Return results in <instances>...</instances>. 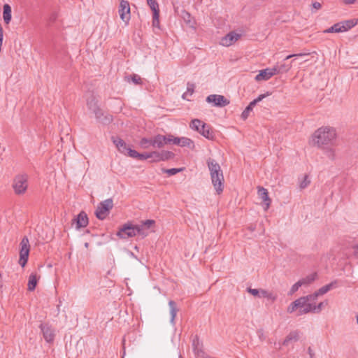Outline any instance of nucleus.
<instances>
[{
    "mask_svg": "<svg viewBox=\"0 0 358 358\" xmlns=\"http://www.w3.org/2000/svg\"><path fill=\"white\" fill-rule=\"evenodd\" d=\"M122 358H124V357H122Z\"/></svg>",
    "mask_w": 358,
    "mask_h": 358,
    "instance_id": "69168bd1",
    "label": "nucleus"
},
{
    "mask_svg": "<svg viewBox=\"0 0 358 358\" xmlns=\"http://www.w3.org/2000/svg\"><path fill=\"white\" fill-rule=\"evenodd\" d=\"M89 245H90L89 243H85V248H87L89 247Z\"/></svg>",
    "mask_w": 358,
    "mask_h": 358,
    "instance_id": "e2e57ef3",
    "label": "nucleus"
},
{
    "mask_svg": "<svg viewBox=\"0 0 358 358\" xmlns=\"http://www.w3.org/2000/svg\"><path fill=\"white\" fill-rule=\"evenodd\" d=\"M180 358H182L181 355H180Z\"/></svg>",
    "mask_w": 358,
    "mask_h": 358,
    "instance_id": "0e129e2a",
    "label": "nucleus"
},
{
    "mask_svg": "<svg viewBox=\"0 0 358 358\" xmlns=\"http://www.w3.org/2000/svg\"><path fill=\"white\" fill-rule=\"evenodd\" d=\"M257 189L258 195L259 198L262 199V201L264 203V205L266 206L265 210H267L269 208L271 203V199L268 196V190L266 188L260 186H259Z\"/></svg>",
    "mask_w": 358,
    "mask_h": 358,
    "instance_id": "6ab92c4d",
    "label": "nucleus"
},
{
    "mask_svg": "<svg viewBox=\"0 0 358 358\" xmlns=\"http://www.w3.org/2000/svg\"><path fill=\"white\" fill-rule=\"evenodd\" d=\"M318 296L319 295L317 294V292H315L314 294L307 295L305 297H307V303H309L310 301L317 299Z\"/></svg>",
    "mask_w": 358,
    "mask_h": 358,
    "instance_id": "8fccbe9b",
    "label": "nucleus"
},
{
    "mask_svg": "<svg viewBox=\"0 0 358 358\" xmlns=\"http://www.w3.org/2000/svg\"><path fill=\"white\" fill-rule=\"evenodd\" d=\"M251 111H252V110L251 109L250 106H247L241 115V118L243 120H245L249 117L250 113Z\"/></svg>",
    "mask_w": 358,
    "mask_h": 358,
    "instance_id": "79ce46f5",
    "label": "nucleus"
},
{
    "mask_svg": "<svg viewBox=\"0 0 358 358\" xmlns=\"http://www.w3.org/2000/svg\"><path fill=\"white\" fill-rule=\"evenodd\" d=\"M310 55V53L293 54V55H289L287 56L285 59L287 60V59H290L292 57H302V56H306V55Z\"/></svg>",
    "mask_w": 358,
    "mask_h": 358,
    "instance_id": "603ef678",
    "label": "nucleus"
},
{
    "mask_svg": "<svg viewBox=\"0 0 358 358\" xmlns=\"http://www.w3.org/2000/svg\"><path fill=\"white\" fill-rule=\"evenodd\" d=\"M169 136H170L171 143L179 145V144H180V138H179V137H174L171 134H169Z\"/></svg>",
    "mask_w": 358,
    "mask_h": 358,
    "instance_id": "3c124183",
    "label": "nucleus"
},
{
    "mask_svg": "<svg viewBox=\"0 0 358 358\" xmlns=\"http://www.w3.org/2000/svg\"><path fill=\"white\" fill-rule=\"evenodd\" d=\"M324 33H341L343 32L340 22L334 24L331 27L324 31Z\"/></svg>",
    "mask_w": 358,
    "mask_h": 358,
    "instance_id": "72a5a7b5",
    "label": "nucleus"
},
{
    "mask_svg": "<svg viewBox=\"0 0 358 358\" xmlns=\"http://www.w3.org/2000/svg\"><path fill=\"white\" fill-rule=\"evenodd\" d=\"M207 165L210 173L212 183L218 194H221L224 189V176L220 164L213 159H207Z\"/></svg>",
    "mask_w": 358,
    "mask_h": 358,
    "instance_id": "f03ea898",
    "label": "nucleus"
},
{
    "mask_svg": "<svg viewBox=\"0 0 358 358\" xmlns=\"http://www.w3.org/2000/svg\"><path fill=\"white\" fill-rule=\"evenodd\" d=\"M94 114L97 122L103 125H108L113 120V115L104 112L101 108L99 109L97 111H95Z\"/></svg>",
    "mask_w": 358,
    "mask_h": 358,
    "instance_id": "ddd939ff",
    "label": "nucleus"
},
{
    "mask_svg": "<svg viewBox=\"0 0 358 358\" xmlns=\"http://www.w3.org/2000/svg\"><path fill=\"white\" fill-rule=\"evenodd\" d=\"M20 247L19 264L22 267H24L27 263L30 250L29 242L27 236L22 239Z\"/></svg>",
    "mask_w": 358,
    "mask_h": 358,
    "instance_id": "423d86ee",
    "label": "nucleus"
},
{
    "mask_svg": "<svg viewBox=\"0 0 358 358\" xmlns=\"http://www.w3.org/2000/svg\"><path fill=\"white\" fill-rule=\"evenodd\" d=\"M270 94L267 92L266 94H263L259 95L257 99H254L252 101H251L248 106H250L251 109L253 110V108L257 103L261 101L264 98H265L266 96H268Z\"/></svg>",
    "mask_w": 358,
    "mask_h": 358,
    "instance_id": "e433bc0d",
    "label": "nucleus"
},
{
    "mask_svg": "<svg viewBox=\"0 0 358 358\" xmlns=\"http://www.w3.org/2000/svg\"><path fill=\"white\" fill-rule=\"evenodd\" d=\"M208 103H213V106L217 107H224L229 104L230 101L223 95L210 94L206 97Z\"/></svg>",
    "mask_w": 358,
    "mask_h": 358,
    "instance_id": "9d476101",
    "label": "nucleus"
},
{
    "mask_svg": "<svg viewBox=\"0 0 358 358\" xmlns=\"http://www.w3.org/2000/svg\"><path fill=\"white\" fill-rule=\"evenodd\" d=\"M356 0H344L345 4H352Z\"/></svg>",
    "mask_w": 358,
    "mask_h": 358,
    "instance_id": "bf43d9fd",
    "label": "nucleus"
},
{
    "mask_svg": "<svg viewBox=\"0 0 358 358\" xmlns=\"http://www.w3.org/2000/svg\"><path fill=\"white\" fill-rule=\"evenodd\" d=\"M38 283V278L36 276V273H31L29 277V281H28V290L29 291H34L36 289V287Z\"/></svg>",
    "mask_w": 358,
    "mask_h": 358,
    "instance_id": "bb28decb",
    "label": "nucleus"
},
{
    "mask_svg": "<svg viewBox=\"0 0 358 358\" xmlns=\"http://www.w3.org/2000/svg\"><path fill=\"white\" fill-rule=\"evenodd\" d=\"M40 329L46 342L51 343L54 341L55 331L49 324H41Z\"/></svg>",
    "mask_w": 358,
    "mask_h": 358,
    "instance_id": "2eb2a0df",
    "label": "nucleus"
},
{
    "mask_svg": "<svg viewBox=\"0 0 358 358\" xmlns=\"http://www.w3.org/2000/svg\"><path fill=\"white\" fill-rule=\"evenodd\" d=\"M118 13L120 19L128 24L131 19V8L129 2L127 0H120Z\"/></svg>",
    "mask_w": 358,
    "mask_h": 358,
    "instance_id": "0eeeda50",
    "label": "nucleus"
},
{
    "mask_svg": "<svg viewBox=\"0 0 358 358\" xmlns=\"http://www.w3.org/2000/svg\"><path fill=\"white\" fill-rule=\"evenodd\" d=\"M270 73L271 77L274 75L281 73L280 70H279V68L277 65L274 66L273 68H270Z\"/></svg>",
    "mask_w": 358,
    "mask_h": 358,
    "instance_id": "de8ad7c7",
    "label": "nucleus"
},
{
    "mask_svg": "<svg viewBox=\"0 0 358 358\" xmlns=\"http://www.w3.org/2000/svg\"><path fill=\"white\" fill-rule=\"evenodd\" d=\"M116 235L122 239H126L136 236L134 225L131 222L124 224L119 229Z\"/></svg>",
    "mask_w": 358,
    "mask_h": 358,
    "instance_id": "6e6552de",
    "label": "nucleus"
},
{
    "mask_svg": "<svg viewBox=\"0 0 358 358\" xmlns=\"http://www.w3.org/2000/svg\"><path fill=\"white\" fill-rule=\"evenodd\" d=\"M152 159L150 162H159L162 161H167L175 157V154L173 152L167 150L152 151Z\"/></svg>",
    "mask_w": 358,
    "mask_h": 358,
    "instance_id": "1a4fd4ad",
    "label": "nucleus"
},
{
    "mask_svg": "<svg viewBox=\"0 0 358 358\" xmlns=\"http://www.w3.org/2000/svg\"><path fill=\"white\" fill-rule=\"evenodd\" d=\"M308 352L310 358H314L315 353L313 352V350H312V348L310 347H309L308 348Z\"/></svg>",
    "mask_w": 358,
    "mask_h": 358,
    "instance_id": "13d9d810",
    "label": "nucleus"
},
{
    "mask_svg": "<svg viewBox=\"0 0 358 358\" xmlns=\"http://www.w3.org/2000/svg\"><path fill=\"white\" fill-rule=\"evenodd\" d=\"M155 224V220H147L142 222V225L145 227V229H148L151 228L152 226H154Z\"/></svg>",
    "mask_w": 358,
    "mask_h": 358,
    "instance_id": "a19ab883",
    "label": "nucleus"
},
{
    "mask_svg": "<svg viewBox=\"0 0 358 358\" xmlns=\"http://www.w3.org/2000/svg\"><path fill=\"white\" fill-rule=\"evenodd\" d=\"M11 7L9 4L5 3L3 6V19L6 24H8L12 18Z\"/></svg>",
    "mask_w": 358,
    "mask_h": 358,
    "instance_id": "5701e85b",
    "label": "nucleus"
},
{
    "mask_svg": "<svg viewBox=\"0 0 358 358\" xmlns=\"http://www.w3.org/2000/svg\"><path fill=\"white\" fill-rule=\"evenodd\" d=\"M277 66H278L279 70H280L281 73L287 72L291 68V65H286L285 64L280 65L278 64Z\"/></svg>",
    "mask_w": 358,
    "mask_h": 358,
    "instance_id": "a18cd8bd",
    "label": "nucleus"
},
{
    "mask_svg": "<svg viewBox=\"0 0 358 358\" xmlns=\"http://www.w3.org/2000/svg\"><path fill=\"white\" fill-rule=\"evenodd\" d=\"M169 306L170 308L171 322L174 324L175 318L176 317L178 309L177 308L176 303L173 300L169 301Z\"/></svg>",
    "mask_w": 358,
    "mask_h": 358,
    "instance_id": "a878e982",
    "label": "nucleus"
},
{
    "mask_svg": "<svg viewBox=\"0 0 358 358\" xmlns=\"http://www.w3.org/2000/svg\"><path fill=\"white\" fill-rule=\"evenodd\" d=\"M113 208V201L112 199H108L101 201L95 210L96 217L103 220L109 215L110 210Z\"/></svg>",
    "mask_w": 358,
    "mask_h": 358,
    "instance_id": "39448f33",
    "label": "nucleus"
},
{
    "mask_svg": "<svg viewBox=\"0 0 358 358\" xmlns=\"http://www.w3.org/2000/svg\"><path fill=\"white\" fill-rule=\"evenodd\" d=\"M271 78L270 68H266L259 71V73L255 76L256 81L268 80Z\"/></svg>",
    "mask_w": 358,
    "mask_h": 358,
    "instance_id": "b1692460",
    "label": "nucleus"
},
{
    "mask_svg": "<svg viewBox=\"0 0 358 358\" xmlns=\"http://www.w3.org/2000/svg\"><path fill=\"white\" fill-rule=\"evenodd\" d=\"M87 106L93 113L101 108L98 105V101L93 94H91L90 96L87 99Z\"/></svg>",
    "mask_w": 358,
    "mask_h": 358,
    "instance_id": "aec40b11",
    "label": "nucleus"
},
{
    "mask_svg": "<svg viewBox=\"0 0 358 358\" xmlns=\"http://www.w3.org/2000/svg\"><path fill=\"white\" fill-rule=\"evenodd\" d=\"M352 248L357 251H358V244L352 246Z\"/></svg>",
    "mask_w": 358,
    "mask_h": 358,
    "instance_id": "052dcab7",
    "label": "nucleus"
},
{
    "mask_svg": "<svg viewBox=\"0 0 358 358\" xmlns=\"http://www.w3.org/2000/svg\"><path fill=\"white\" fill-rule=\"evenodd\" d=\"M336 285H337V281L335 280V281H333L331 282V283L329 284H327L322 287H320L317 291V294L320 296V295H323L324 294H326L327 292H329L331 289H332L333 287H336Z\"/></svg>",
    "mask_w": 358,
    "mask_h": 358,
    "instance_id": "cd10ccee",
    "label": "nucleus"
},
{
    "mask_svg": "<svg viewBox=\"0 0 358 358\" xmlns=\"http://www.w3.org/2000/svg\"><path fill=\"white\" fill-rule=\"evenodd\" d=\"M189 127L198 131L208 140L213 141L215 139V134L212 127L199 119L192 120L189 124Z\"/></svg>",
    "mask_w": 358,
    "mask_h": 358,
    "instance_id": "7ed1b4c3",
    "label": "nucleus"
},
{
    "mask_svg": "<svg viewBox=\"0 0 358 358\" xmlns=\"http://www.w3.org/2000/svg\"><path fill=\"white\" fill-rule=\"evenodd\" d=\"M159 13L155 12L153 13L152 16V26L154 27L160 28V24H159Z\"/></svg>",
    "mask_w": 358,
    "mask_h": 358,
    "instance_id": "4c0bfd02",
    "label": "nucleus"
},
{
    "mask_svg": "<svg viewBox=\"0 0 358 358\" xmlns=\"http://www.w3.org/2000/svg\"><path fill=\"white\" fill-rule=\"evenodd\" d=\"M190 17H191L190 14L189 13H187V12H185V15L183 16V18L189 24H190V22H191L190 20H189Z\"/></svg>",
    "mask_w": 358,
    "mask_h": 358,
    "instance_id": "4d7b16f0",
    "label": "nucleus"
},
{
    "mask_svg": "<svg viewBox=\"0 0 358 358\" xmlns=\"http://www.w3.org/2000/svg\"><path fill=\"white\" fill-rule=\"evenodd\" d=\"M247 292H249L250 294H251L252 295H253L254 296H257V297L259 294V289H252L251 287L247 288Z\"/></svg>",
    "mask_w": 358,
    "mask_h": 358,
    "instance_id": "09e8293b",
    "label": "nucleus"
},
{
    "mask_svg": "<svg viewBox=\"0 0 358 358\" xmlns=\"http://www.w3.org/2000/svg\"><path fill=\"white\" fill-rule=\"evenodd\" d=\"M267 292L268 291H266L265 289H260L258 297L259 298H266V294H267Z\"/></svg>",
    "mask_w": 358,
    "mask_h": 358,
    "instance_id": "5fc2aeb1",
    "label": "nucleus"
},
{
    "mask_svg": "<svg viewBox=\"0 0 358 358\" xmlns=\"http://www.w3.org/2000/svg\"><path fill=\"white\" fill-rule=\"evenodd\" d=\"M59 303H61V301H59ZM59 307H60V304H58L57 307L58 312H59Z\"/></svg>",
    "mask_w": 358,
    "mask_h": 358,
    "instance_id": "680f3d73",
    "label": "nucleus"
},
{
    "mask_svg": "<svg viewBox=\"0 0 358 358\" xmlns=\"http://www.w3.org/2000/svg\"><path fill=\"white\" fill-rule=\"evenodd\" d=\"M154 137L151 138H143L140 142L139 145L141 148L144 149H148L150 146H152L156 148V144L154 143Z\"/></svg>",
    "mask_w": 358,
    "mask_h": 358,
    "instance_id": "c85d7f7f",
    "label": "nucleus"
},
{
    "mask_svg": "<svg viewBox=\"0 0 358 358\" xmlns=\"http://www.w3.org/2000/svg\"><path fill=\"white\" fill-rule=\"evenodd\" d=\"M131 152V157L138 159L139 160H145L148 159H152V152H143V153H138L136 150H130Z\"/></svg>",
    "mask_w": 358,
    "mask_h": 358,
    "instance_id": "393cba45",
    "label": "nucleus"
},
{
    "mask_svg": "<svg viewBox=\"0 0 358 358\" xmlns=\"http://www.w3.org/2000/svg\"><path fill=\"white\" fill-rule=\"evenodd\" d=\"M297 304L298 303H296L295 301L291 303L290 305L287 307V313H292L293 312L296 311L298 309Z\"/></svg>",
    "mask_w": 358,
    "mask_h": 358,
    "instance_id": "c03bdc74",
    "label": "nucleus"
},
{
    "mask_svg": "<svg viewBox=\"0 0 358 358\" xmlns=\"http://www.w3.org/2000/svg\"><path fill=\"white\" fill-rule=\"evenodd\" d=\"M266 298H267L268 299H271L272 301H275L276 299V298H277V296L275 294H273L271 292H267V294H266Z\"/></svg>",
    "mask_w": 358,
    "mask_h": 358,
    "instance_id": "864d4df0",
    "label": "nucleus"
},
{
    "mask_svg": "<svg viewBox=\"0 0 358 358\" xmlns=\"http://www.w3.org/2000/svg\"><path fill=\"white\" fill-rule=\"evenodd\" d=\"M182 169H182V168H179V169L172 168V169H169L162 168V173H167L169 176H173V175H176V173L182 171Z\"/></svg>",
    "mask_w": 358,
    "mask_h": 358,
    "instance_id": "c9c22d12",
    "label": "nucleus"
},
{
    "mask_svg": "<svg viewBox=\"0 0 358 358\" xmlns=\"http://www.w3.org/2000/svg\"><path fill=\"white\" fill-rule=\"evenodd\" d=\"M241 37V34L231 31L222 37L220 43L224 46H229L236 42Z\"/></svg>",
    "mask_w": 358,
    "mask_h": 358,
    "instance_id": "dca6fc26",
    "label": "nucleus"
},
{
    "mask_svg": "<svg viewBox=\"0 0 358 358\" xmlns=\"http://www.w3.org/2000/svg\"><path fill=\"white\" fill-rule=\"evenodd\" d=\"M310 184V180H308V176H305L304 179L300 183V187L301 189L306 188L308 185Z\"/></svg>",
    "mask_w": 358,
    "mask_h": 358,
    "instance_id": "49530a36",
    "label": "nucleus"
},
{
    "mask_svg": "<svg viewBox=\"0 0 358 358\" xmlns=\"http://www.w3.org/2000/svg\"><path fill=\"white\" fill-rule=\"evenodd\" d=\"M14 192L17 195L24 194L28 187V176L26 174L16 176L12 184Z\"/></svg>",
    "mask_w": 358,
    "mask_h": 358,
    "instance_id": "20e7f679",
    "label": "nucleus"
},
{
    "mask_svg": "<svg viewBox=\"0 0 358 358\" xmlns=\"http://www.w3.org/2000/svg\"><path fill=\"white\" fill-rule=\"evenodd\" d=\"M358 23V19H350L340 22L341 27L343 32L347 31L356 26Z\"/></svg>",
    "mask_w": 358,
    "mask_h": 358,
    "instance_id": "4be33fe9",
    "label": "nucleus"
},
{
    "mask_svg": "<svg viewBox=\"0 0 358 358\" xmlns=\"http://www.w3.org/2000/svg\"><path fill=\"white\" fill-rule=\"evenodd\" d=\"M111 140L120 152L131 157V152L129 151L133 150L127 145L124 140L115 136H112Z\"/></svg>",
    "mask_w": 358,
    "mask_h": 358,
    "instance_id": "f8f14e48",
    "label": "nucleus"
},
{
    "mask_svg": "<svg viewBox=\"0 0 358 358\" xmlns=\"http://www.w3.org/2000/svg\"><path fill=\"white\" fill-rule=\"evenodd\" d=\"M300 331L295 330L291 331L285 338L282 342L283 345H288L290 342H296L299 340Z\"/></svg>",
    "mask_w": 358,
    "mask_h": 358,
    "instance_id": "412c9836",
    "label": "nucleus"
},
{
    "mask_svg": "<svg viewBox=\"0 0 358 358\" xmlns=\"http://www.w3.org/2000/svg\"><path fill=\"white\" fill-rule=\"evenodd\" d=\"M317 273H313L310 275H308L304 278L299 280V281L302 283V285H306L312 283L316 279Z\"/></svg>",
    "mask_w": 358,
    "mask_h": 358,
    "instance_id": "473e14b6",
    "label": "nucleus"
},
{
    "mask_svg": "<svg viewBox=\"0 0 358 358\" xmlns=\"http://www.w3.org/2000/svg\"><path fill=\"white\" fill-rule=\"evenodd\" d=\"M296 302L297 308L299 309L297 315H302L307 314L312 311V303H307V297H300L295 300Z\"/></svg>",
    "mask_w": 358,
    "mask_h": 358,
    "instance_id": "9b49d317",
    "label": "nucleus"
},
{
    "mask_svg": "<svg viewBox=\"0 0 358 358\" xmlns=\"http://www.w3.org/2000/svg\"><path fill=\"white\" fill-rule=\"evenodd\" d=\"M312 6L316 10H319L322 7V4L320 2H317V1L313 2Z\"/></svg>",
    "mask_w": 358,
    "mask_h": 358,
    "instance_id": "6e6d98bb",
    "label": "nucleus"
},
{
    "mask_svg": "<svg viewBox=\"0 0 358 358\" xmlns=\"http://www.w3.org/2000/svg\"><path fill=\"white\" fill-rule=\"evenodd\" d=\"M324 304H327V302H320L317 306L312 303V311L313 313H319L322 310Z\"/></svg>",
    "mask_w": 358,
    "mask_h": 358,
    "instance_id": "58836bf2",
    "label": "nucleus"
},
{
    "mask_svg": "<svg viewBox=\"0 0 358 358\" xmlns=\"http://www.w3.org/2000/svg\"><path fill=\"white\" fill-rule=\"evenodd\" d=\"M179 146L187 147L189 148L194 149V143L192 140L187 137H180Z\"/></svg>",
    "mask_w": 358,
    "mask_h": 358,
    "instance_id": "c756f323",
    "label": "nucleus"
},
{
    "mask_svg": "<svg viewBox=\"0 0 358 358\" xmlns=\"http://www.w3.org/2000/svg\"><path fill=\"white\" fill-rule=\"evenodd\" d=\"M124 80L129 83L130 81H132L135 85H141L142 84L141 78L138 75L134 74V73L125 76Z\"/></svg>",
    "mask_w": 358,
    "mask_h": 358,
    "instance_id": "7c9ffc66",
    "label": "nucleus"
},
{
    "mask_svg": "<svg viewBox=\"0 0 358 358\" xmlns=\"http://www.w3.org/2000/svg\"><path fill=\"white\" fill-rule=\"evenodd\" d=\"M147 3L153 13H155V12L159 13V4L156 0H147Z\"/></svg>",
    "mask_w": 358,
    "mask_h": 358,
    "instance_id": "f704fd0d",
    "label": "nucleus"
},
{
    "mask_svg": "<svg viewBox=\"0 0 358 358\" xmlns=\"http://www.w3.org/2000/svg\"><path fill=\"white\" fill-rule=\"evenodd\" d=\"M153 142L156 144V148H162L165 145L171 144L170 136L169 134L166 136L161 134L156 135L154 136Z\"/></svg>",
    "mask_w": 358,
    "mask_h": 358,
    "instance_id": "f3484780",
    "label": "nucleus"
},
{
    "mask_svg": "<svg viewBox=\"0 0 358 358\" xmlns=\"http://www.w3.org/2000/svg\"><path fill=\"white\" fill-rule=\"evenodd\" d=\"M302 286V283L300 282L299 281L296 282L295 284H294L291 289H290V291H289V294H293L294 293H295L300 287Z\"/></svg>",
    "mask_w": 358,
    "mask_h": 358,
    "instance_id": "37998d69",
    "label": "nucleus"
},
{
    "mask_svg": "<svg viewBox=\"0 0 358 358\" xmlns=\"http://www.w3.org/2000/svg\"><path fill=\"white\" fill-rule=\"evenodd\" d=\"M135 234L136 235H140L142 238H145L148 235V232L146 231V229L142 224L134 225Z\"/></svg>",
    "mask_w": 358,
    "mask_h": 358,
    "instance_id": "2f4dec72",
    "label": "nucleus"
},
{
    "mask_svg": "<svg viewBox=\"0 0 358 358\" xmlns=\"http://www.w3.org/2000/svg\"><path fill=\"white\" fill-rule=\"evenodd\" d=\"M192 348L193 352L194 353L195 357H199L200 354H205L206 352L203 350V343L199 340V338L197 335L194 336L192 341Z\"/></svg>",
    "mask_w": 358,
    "mask_h": 358,
    "instance_id": "a211bd4d",
    "label": "nucleus"
},
{
    "mask_svg": "<svg viewBox=\"0 0 358 358\" xmlns=\"http://www.w3.org/2000/svg\"><path fill=\"white\" fill-rule=\"evenodd\" d=\"M72 225L76 224V228L79 229L85 227L88 224V217L84 211H81L76 217L72 220Z\"/></svg>",
    "mask_w": 358,
    "mask_h": 358,
    "instance_id": "4468645a",
    "label": "nucleus"
},
{
    "mask_svg": "<svg viewBox=\"0 0 358 358\" xmlns=\"http://www.w3.org/2000/svg\"><path fill=\"white\" fill-rule=\"evenodd\" d=\"M194 87H195L194 84L188 83L187 87V92L183 94L182 98L185 99V96L187 93H189V94L192 95L194 93Z\"/></svg>",
    "mask_w": 358,
    "mask_h": 358,
    "instance_id": "ea45409f",
    "label": "nucleus"
},
{
    "mask_svg": "<svg viewBox=\"0 0 358 358\" xmlns=\"http://www.w3.org/2000/svg\"><path fill=\"white\" fill-rule=\"evenodd\" d=\"M313 143L314 145L324 150L328 158L334 159V151L331 148L336 138V130L329 127H322L317 129L313 134Z\"/></svg>",
    "mask_w": 358,
    "mask_h": 358,
    "instance_id": "f257e3e1",
    "label": "nucleus"
}]
</instances>
